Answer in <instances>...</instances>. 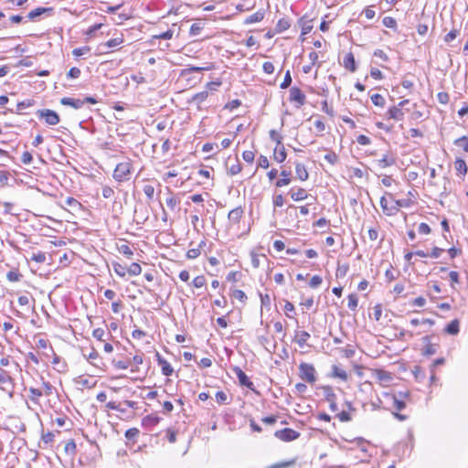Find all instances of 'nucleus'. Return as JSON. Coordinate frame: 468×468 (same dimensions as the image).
<instances>
[{"label": "nucleus", "instance_id": "1", "mask_svg": "<svg viewBox=\"0 0 468 468\" xmlns=\"http://www.w3.org/2000/svg\"><path fill=\"white\" fill-rule=\"evenodd\" d=\"M131 172L132 164L130 161L120 163L113 171V178L118 182L126 181L129 179Z\"/></svg>", "mask_w": 468, "mask_h": 468}, {"label": "nucleus", "instance_id": "2", "mask_svg": "<svg viewBox=\"0 0 468 468\" xmlns=\"http://www.w3.org/2000/svg\"><path fill=\"white\" fill-rule=\"evenodd\" d=\"M299 377L310 383L313 384L316 381V371L314 367L312 364L308 363H301L299 366Z\"/></svg>", "mask_w": 468, "mask_h": 468}, {"label": "nucleus", "instance_id": "3", "mask_svg": "<svg viewBox=\"0 0 468 468\" xmlns=\"http://www.w3.org/2000/svg\"><path fill=\"white\" fill-rule=\"evenodd\" d=\"M37 114L39 118L44 119L48 125H56L59 122L58 114L49 109L38 110Z\"/></svg>", "mask_w": 468, "mask_h": 468}, {"label": "nucleus", "instance_id": "4", "mask_svg": "<svg viewBox=\"0 0 468 468\" xmlns=\"http://www.w3.org/2000/svg\"><path fill=\"white\" fill-rule=\"evenodd\" d=\"M274 436L282 441H292L300 437V433L292 429L284 428L276 431Z\"/></svg>", "mask_w": 468, "mask_h": 468}, {"label": "nucleus", "instance_id": "5", "mask_svg": "<svg viewBox=\"0 0 468 468\" xmlns=\"http://www.w3.org/2000/svg\"><path fill=\"white\" fill-rule=\"evenodd\" d=\"M36 346L38 349H43L42 356L49 359L54 356L53 363H57L58 358L55 356L52 346L48 344V341L43 338H39L36 342Z\"/></svg>", "mask_w": 468, "mask_h": 468}, {"label": "nucleus", "instance_id": "6", "mask_svg": "<svg viewBox=\"0 0 468 468\" xmlns=\"http://www.w3.org/2000/svg\"><path fill=\"white\" fill-rule=\"evenodd\" d=\"M123 42L122 37L112 38L106 42L101 43L97 48V52L99 54H106L109 53L112 48H114L121 45Z\"/></svg>", "mask_w": 468, "mask_h": 468}, {"label": "nucleus", "instance_id": "7", "mask_svg": "<svg viewBox=\"0 0 468 468\" xmlns=\"http://www.w3.org/2000/svg\"><path fill=\"white\" fill-rule=\"evenodd\" d=\"M290 101L297 103V107H301L305 103L306 97L298 87L290 89Z\"/></svg>", "mask_w": 468, "mask_h": 468}, {"label": "nucleus", "instance_id": "8", "mask_svg": "<svg viewBox=\"0 0 468 468\" xmlns=\"http://www.w3.org/2000/svg\"><path fill=\"white\" fill-rule=\"evenodd\" d=\"M60 102L62 105L70 106L74 109H80L85 104V102H88V97H85L82 100L64 97L61 99Z\"/></svg>", "mask_w": 468, "mask_h": 468}, {"label": "nucleus", "instance_id": "9", "mask_svg": "<svg viewBox=\"0 0 468 468\" xmlns=\"http://www.w3.org/2000/svg\"><path fill=\"white\" fill-rule=\"evenodd\" d=\"M233 372L237 376L239 382L241 386L253 389V383L249 379L248 376L239 367H234Z\"/></svg>", "mask_w": 468, "mask_h": 468}, {"label": "nucleus", "instance_id": "10", "mask_svg": "<svg viewBox=\"0 0 468 468\" xmlns=\"http://www.w3.org/2000/svg\"><path fill=\"white\" fill-rule=\"evenodd\" d=\"M208 97V90H203L198 93H196L192 96V98L188 101L190 104H194L197 106L198 110L201 109V104L207 99Z\"/></svg>", "mask_w": 468, "mask_h": 468}, {"label": "nucleus", "instance_id": "11", "mask_svg": "<svg viewBox=\"0 0 468 468\" xmlns=\"http://www.w3.org/2000/svg\"><path fill=\"white\" fill-rule=\"evenodd\" d=\"M158 365L161 366L163 375L169 377L173 374L174 369L171 365L159 354L156 353Z\"/></svg>", "mask_w": 468, "mask_h": 468}, {"label": "nucleus", "instance_id": "12", "mask_svg": "<svg viewBox=\"0 0 468 468\" xmlns=\"http://www.w3.org/2000/svg\"><path fill=\"white\" fill-rule=\"evenodd\" d=\"M8 386L13 387V378L9 372L0 368V388L6 390Z\"/></svg>", "mask_w": 468, "mask_h": 468}, {"label": "nucleus", "instance_id": "13", "mask_svg": "<svg viewBox=\"0 0 468 468\" xmlns=\"http://www.w3.org/2000/svg\"><path fill=\"white\" fill-rule=\"evenodd\" d=\"M343 66L351 72L356 70V63L352 52L346 54L343 58Z\"/></svg>", "mask_w": 468, "mask_h": 468}, {"label": "nucleus", "instance_id": "14", "mask_svg": "<svg viewBox=\"0 0 468 468\" xmlns=\"http://www.w3.org/2000/svg\"><path fill=\"white\" fill-rule=\"evenodd\" d=\"M386 115L388 119H393L396 121H401L404 118V112L397 105L389 108Z\"/></svg>", "mask_w": 468, "mask_h": 468}, {"label": "nucleus", "instance_id": "15", "mask_svg": "<svg viewBox=\"0 0 468 468\" xmlns=\"http://www.w3.org/2000/svg\"><path fill=\"white\" fill-rule=\"evenodd\" d=\"M230 158H229L226 162L228 173L230 176H235L241 171V165L238 159L233 160L232 164H230Z\"/></svg>", "mask_w": 468, "mask_h": 468}, {"label": "nucleus", "instance_id": "16", "mask_svg": "<svg viewBox=\"0 0 468 468\" xmlns=\"http://www.w3.org/2000/svg\"><path fill=\"white\" fill-rule=\"evenodd\" d=\"M244 211L241 207H238L229 211L228 218L234 224H238L243 215Z\"/></svg>", "mask_w": 468, "mask_h": 468}, {"label": "nucleus", "instance_id": "17", "mask_svg": "<svg viewBox=\"0 0 468 468\" xmlns=\"http://www.w3.org/2000/svg\"><path fill=\"white\" fill-rule=\"evenodd\" d=\"M376 164L380 168H386L396 164V159L388 154H384L381 159L376 161Z\"/></svg>", "mask_w": 468, "mask_h": 468}, {"label": "nucleus", "instance_id": "18", "mask_svg": "<svg viewBox=\"0 0 468 468\" xmlns=\"http://www.w3.org/2000/svg\"><path fill=\"white\" fill-rule=\"evenodd\" d=\"M286 156L287 154L283 144H282V145L280 146L276 145L273 152L274 160L277 161L278 163H282L286 159Z\"/></svg>", "mask_w": 468, "mask_h": 468}, {"label": "nucleus", "instance_id": "19", "mask_svg": "<svg viewBox=\"0 0 468 468\" xmlns=\"http://www.w3.org/2000/svg\"><path fill=\"white\" fill-rule=\"evenodd\" d=\"M295 174H296L297 177L301 181H305L309 177V174H308V172L306 170L305 165L301 164V163H296V165H295Z\"/></svg>", "mask_w": 468, "mask_h": 468}, {"label": "nucleus", "instance_id": "20", "mask_svg": "<svg viewBox=\"0 0 468 468\" xmlns=\"http://www.w3.org/2000/svg\"><path fill=\"white\" fill-rule=\"evenodd\" d=\"M289 194H290L292 199L294 201H301V200L307 198V197H308V194L305 191V189L301 188V187L298 188L296 191H294L293 189H291Z\"/></svg>", "mask_w": 468, "mask_h": 468}, {"label": "nucleus", "instance_id": "21", "mask_svg": "<svg viewBox=\"0 0 468 468\" xmlns=\"http://www.w3.org/2000/svg\"><path fill=\"white\" fill-rule=\"evenodd\" d=\"M264 15H265V12L263 10H259L256 13L249 16L245 19L244 24L249 25V24L261 22L264 18Z\"/></svg>", "mask_w": 468, "mask_h": 468}, {"label": "nucleus", "instance_id": "22", "mask_svg": "<svg viewBox=\"0 0 468 468\" xmlns=\"http://www.w3.org/2000/svg\"><path fill=\"white\" fill-rule=\"evenodd\" d=\"M92 335L97 340V344H101V342L106 341V337L111 336V334L102 328H97L93 330Z\"/></svg>", "mask_w": 468, "mask_h": 468}, {"label": "nucleus", "instance_id": "23", "mask_svg": "<svg viewBox=\"0 0 468 468\" xmlns=\"http://www.w3.org/2000/svg\"><path fill=\"white\" fill-rule=\"evenodd\" d=\"M310 338V334L306 331H300L296 333L295 342L300 347H303L306 345L307 340Z\"/></svg>", "mask_w": 468, "mask_h": 468}, {"label": "nucleus", "instance_id": "24", "mask_svg": "<svg viewBox=\"0 0 468 468\" xmlns=\"http://www.w3.org/2000/svg\"><path fill=\"white\" fill-rule=\"evenodd\" d=\"M291 172L290 171H287V170H282L281 172V176L282 178H280L279 180L276 181V186L277 187H282V186H287L290 184L291 182Z\"/></svg>", "mask_w": 468, "mask_h": 468}, {"label": "nucleus", "instance_id": "25", "mask_svg": "<svg viewBox=\"0 0 468 468\" xmlns=\"http://www.w3.org/2000/svg\"><path fill=\"white\" fill-rule=\"evenodd\" d=\"M380 206L383 209V212L388 216L395 215L398 212L397 207H388V202H387V199L385 197H382L380 198Z\"/></svg>", "mask_w": 468, "mask_h": 468}, {"label": "nucleus", "instance_id": "26", "mask_svg": "<svg viewBox=\"0 0 468 468\" xmlns=\"http://www.w3.org/2000/svg\"><path fill=\"white\" fill-rule=\"evenodd\" d=\"M332 375H333V377L338 378L344 381H346L348 378V375L346 372V370H344L343 368H341L335 365H334L332 367Z\"/></svg>", "mask_w": 468, "mask_h": 468}, {"label": "nucleus", "instance_id": "27", "mask_svg": "<svg viewBox=\"0 0 468 468\" xmlns=\"http://www.w3.org/2000/svg\"><path fill=\"white\" fill-rule=\"evenodd\" d=\"M54 433L53 432H47L42 435L41 441L39 442L40 448H47L48 444H50L54 441Z\"/></svg>", "mask_w": 468, "mask_h": 468}, {"label": "nucleus", "instance_id": "28", "mask_svg": "<svg viewBox=\"0 0 468 468\" xmlns=\"http://www.w3.org/2000/svg\"><path fill=\"white\" fill-rule=\"evenodd\" d=\"M445 332L449 335H457L459 333V322L458 320L452 321L446 327Z\"/></svg>", "mask_w": 468, "mask_h": 468}, {"label": "nucleus", "instance_id": "29", "mask_svg": "<svg viewBox=\"0 0 468 468\" xmlns=\"http://www.w3.org/2000/svg\"><path fill=\"white\" fill-rule=\"evenodd\" d=\"M454 167L458 173L461 175H465L467 173V165L464 160L459 158L454 162Z\"/></svg>", "mask_w": 468, "mask_h": 468}, {"label": "nucleus", "instance_id": "30", "mask_svg": "<svg viewBox=\"0 0 468 468\" xmlns=\"http://www.w3.org/2000/svg\"><path fill=\"white\" fill-rule=\"evenodd\" d=\"M323 389L326 401L333 402V400H336V395L330 386H324L323 387Z\"/></svg>", "mask_w": 468, "mask_h": 468}, {"label": "nucleus", "instance_id": "31", "mask_svg": "<svg viewBox=\"0 0 468 468\" xmlns=\"http://www.w3.org/2000/svg\"><path fill=\"white\" fill-rule=\"evenodd\" d=\"M28 391L30 393L29 399L33 402L38 403V399L43 395V391L41 389L35 388H29Z\"/></svg>", "mask_w": 468, "mask_h": 468}, {"label": "nucleus", "instance_id": "32", "mask_svg": "<svg viewBox=\"0 0 468 468\" xmlns=\"http://www.w3.org/2000/svg\"><path fill=\"white\" fill-rule=\"evenodd\" d=\"M48 11H49V9L48 8H45V7H37L32 11H30L27 15V17L29 19H36L37 17L40 16L41 15L47 13Z\"/></svg>", "mask_w": 468, "mask_h": 468}, {"label": "nucleus", "instance_id": "33", "mask_svg": "<svg viewBox=\"0 0 468 468\" xmlns=\"http://www.w3.org/2000/svg\"><path fill=\"white\" fill-rule=\"evenodd\" d=\"M127 272L132 276L139 275L142 272V267L140 264L133 262L129 268H127Z\"/></svg>", "mask_w": 468, "mask_h": 468}, {"label": "nucleus", "instance_id": "34", "mask_svg": "<svg viewBox=\"0 0 468 468\" xmlns=\"http://www.w3.org/2000/svg\"><path fill=\"white\" fill-rule=\"evenodd\" d=\"M437 352V345L427 343L423 348L422 354L424 356H431Z\"/></svg>", "mask_w": 468, "mask_h": 468}, {"label": "nucleus", "instance_id": "35", "mask_svg": "<svg viewBox=\"0 0 468 468\" xmlns=\"http://www.w3.org/2000/svg\"><path fill=\"white\" fill-rule=\"evenodd\" d=\"M357 304H358L357 296L355 293L349 294L348 295L347 307L350 310L355 311L356 309V307H357Z\"/></svg>", "mask_w": 468, "mask_h": 468}, {"label": "nucleus", "instance_id": "36", "mask_svg": "<svg viewBox=\"0 0 468 468\" xmlns=\"http://www.w3.org/2000/svg\"><path fill=\"white\" fill-rule=\"evenodd\" d=\"M454 144L462 147L465 152L468 153V137L462 136L454 141Z\"/></svg>", "mask_w": 468, "mask_h": 468}, {"label": "nucleus", "instance_id": "37", "mask_svg": "<svg viewBox=\"0 0 468 468\" xmlns=\"http://www.w3.org/2000/svg\"><path fill=\"white\" fill-rule=\"evenodd\" d=\"M371 101L376 106L383 107L385 105V99L381 94H373L371 96Z\"/></svg>", "mask_w": 468, "mask_h": 468}, {"label": "nucleus", "instance_id": "38", "mask_svg": "<svg viewBox=\"0 0 468 468\" xmlns=\"http://www.w3.org/2000/svg\"><path fill=\"white\" fill-rule=\"evenodd\" d=\"M104 27H107V26H105L102 23H98V24H95L93 26H90V30H89L90 39H91L93 37L96 36V33H97L98 30H101V29H102Z\"/></svg>", "mask_w": 468, "mask_h": 468}, {"label": "nucleus", "instance_id": "39", "mask_svg": "<svg viewBox=\"0 0 468 468\" xmlns=\"http://www.w3.org/2000/svg\"><path fill=\"white\" fill-rule=\"evenodd\" d=\"M119 251L122 254H123L124 256H126L128 259H132V257L133 255V251L132 250V249L127 244H122L119 247Z\"/></svg>", "mask_w": 468, "mask_h": 468}, {"label": "nucleus", "instance_id": "40", "mask_svg": "<svg viewBox=\"0 0 468 468\" xmlns=\"http://www.w3.org/2000/svg\"><path fill=\"white\" fill-rule=\"evenodd\" d=\"M377 376L378 378L383 382H389L392 379L390 373L384 370H378Z\"/></svg>", "mask_w": 468, "mask_h": 468}, {"label": "nucleus", "instance_id": "41", "mask_svg": "<svg viewBox=\"0 0 468 468\" xmlns=\"http://www.w3.org/2000/svg\"><path fill=\"white\" fill-rule=\"evenodd\" d=\"M30 259H31V261H34L37 263H43L46 261L47 257H46V253L38 251L37 253H33Z\"/></svg>", "mask_w": 468, "mask_h": 468}, {"label": "nucleus", "instance_id": "42", "mask_svg": "<svg viewBox=\"0 0 468 468\" xmlns=\"http://www.w3.org/2000/svg\"><path fill=\"white\" fill-rule=\"evenodd\" d=\"M324 160L327 161L329 164L331 165H335L338 161V156L337 154L333 152V151H329L325 155H324Z\"/></svg>", "mask_w": 468, "mask_h": 468}, {"label": "nucleus", "instance_id": "43", "mask_svg": "<svg viewBox=\"0 0 468 468\" xmlns=\"http://www.w3.org/2000/svg\"><path fill=\"white\" fill-rule=\"evenodd\" d=\"M138 435L139 430L136 428H131L125 432V438L129 441H134Z\"/></svg>", "mask_w": 468, "mask_h": 468}, {"label": "nucleus", "instance_id": "44", "mask_svg": "<svg viewBox=\"0 0 468 468\" xmlns=\"http://www.w3.org/2000/svg\"><path fill=\"white\" fill-rule=\"evenodd\" d=\"M113 270L120 277H124L127 272V268L120 263H113Z\"/></svg>", "mask_w": 468, "mask_h": 468}, {"label": "nucleus", "instance_id": "45", "mask_svg": "<svg viewBox=\"0 0 468 468\" xmlns=\"http://www.w3.org/2000/svg\"><path fill=\"white\" fill-rule=\"evenodd\" d=\"M76 443L74 442L73 440H70L65 444L64 450L67 454H74L76 452Z\"/></svg>", "mask_w": 468, "mask_h": 468}, {"label": "nucleus", "instance_id": "46", "mask_svg": "<svg viewBox=\"0 0 468 468\" xmlns=\"http://www.w3.org/2000/svg\"><path fill=\"white\" fill-rule=\"evenodd\" d=\"M192 284L196 288H201L206 284V278L203 275L197 276L192 281Z\"/></svg>", "mask_w": 468, "mask_h": 468}, {"label": "nucleus", "instance_id": "47", "mask_svg": "<svg viewBox=\"0 0 468 468\" xmlns=\"http://www.w3.org/2000/svg\"><path fill=\"white\" fill-rule=\"evenodd\" d=\"M269 133L271 140L275 142L278 146L282 145V137L275 130H271Z\"/></svg>", "mask_w": 468, "mask_h": 468}, {"label": "nucleus", "instance_id": "48", "mask_svg": "<svg viewBox=\"0 0 468 468\" xmlns=\"http://www.w3.org/2000/svg\"><path fill=\"white\" fill-rule=\"evenodd\" d=\"M216 400L219 404H228V395L224 391H218Z\"/></svg>", "mask_w": 468, "mask_h": 468}, {"label": "nucleus", "instance_id": "49", "mask_svg": "<svg viewBox=\"0 0 468 468\" xmlns=\"http://www.w3.org/2000/svg\"><path fill=\"white\" fill-rule=\"evenodd\" d=\"M143 191L144 195L148 197V199H153L154 194V187L152 185L144 186Z\"/></svg>", "mask_w": 468, "mask_h": 468}, {"label": "nucleus", "instance_id": "50", "mask_svg": "<svg viewBox=\"0 0 468 468\" xmlns=\"http://www.w3.org/2000/svg\"><path fill=\"white\" fill-rule=\"evenodd\" d=\"M292 83V77L290 70H287L283 79V81L281 83L280 88L281 89H287Z\"/></svg>", "mask_w": 468, "mask_h": 468}, {"label": "nucleus", "instance_id": "51", "mask_svg": "<svg viewBox=\"0 0 468 468\" xmlns=\"http://www.w3.org/2000/svg\"><path fill=\"white\" fill-rule=\"evenodd\" d=\"M32 105H33V101L32 100L23 101L17 103L16 111L19 113L25 108L30 107Z\"/></svg>", "mask_w": 468, "mask_h": 468}, {"label": "nucleus", "instance_id": "52", "mask_svg": "<svg viewBox=\"0 0 468 468\" xmlns=\"http://www.w3.org/2000/svg\"><path fill=\"white\" fill-rule=\"evenodd\" d=\"M232 296L242 303H244L247 300L245 292L241 290H234L232 292Z\"/></svg>", "mask_w": 468, "mask_h": 468}, {"label": "nucleus", "instance_id": "53", "mask_svg": "<svg viewBox=\"0 0 468 468\" xmlns=\"http://www.w3.org/2000/svg\"><path fill=\"white\" fill-rule=\"evenodd\" d=\"M165 203H166V206L171 210H174L176 208V207L177 206L178 201H177V199L174 196H171V197L166 198Z\"/></svg>", "mask_w": 468, "mask_h": 468}, {"label": "nucleus", "instance_id": "54", "mask_svg": "<svg viewBox=\"0 0 468 468\" xmlns=\"http://www.w3.org/2000/svg\"><path fill=\"white\" fill-rule=\"evenodd\" d=\"M323 280L320 276L318 275H314L311 278L310 280V282H309V285L312 287V288H317L318 286L321 285Z\"/></svg>", "mask_w": 468, "mask_h": 468}, {"label": "nucleus", "instance_id": "55", "mask_svg": "<svg viewBox=\"0 0 468 468\" xmlns=\"http://www.w3.org/2000/svg\"><path fill=\"white\" fill-rule=\"evenodd\" d=\"M203 27L199 23H195L190 27V35L191 36H197L201 32Z\"/></svg>", "mask_w": 468, "mask_h": 468}, {"label": "nucleus", "instance_id": "56", "mask_svg": "<svg viewBox=\"0 0 468 468\" xmlns=\"http://www.w3.org/2000/svg\"><path fill=\"white\" fill-rule=\"evenodd\" d=\"M383 25L388 28H393L396 27L397 23L393 17L386 16L383 18Z\"/></svg>", "mask_w": 468, "mask_h": 468}, {"label": "nucleus", "instance_id": "57", "mask_svg": "<svg viewBox=\"0 0 468 468\" xmlns=\"http://www.w3.org/2000/svg\"><path fill=\"white\" fill-rule=\"evenodd\" d=\"M6 278L9 282H18L21 278V274L18 273L17 271H11L7 272Z\"/></svg>", "mask_w": 468, "mask_h": 468}, {"label": "nucleus", "instance_id": "58", "mask_svg": "<svg viewBox=\"0 0 468 468\" xmlns=\"http://www.w3.org/2000/svg\"><path fill=\"white\" fill-rule=\"evenodd\" d=\"M418 231L420 234L428 235L431 233V228L428 224L422 222L419 225Z\"/></svg>", "mask_w": 468, "mask_h": 468}, {"label": "nucleus", "instance_id": "59", "mask_svg": "<svg viewBox=\"0 0 468 468\" xmlns=\"http://www.w3.org/2000/svg\"><path fill=\"white\" fill-rule=\"evenodd\" d=\"M97 348H102L106 353H111L113 350L112 346L106 341L101 342V344H97Z\"/></svg>", "mask_w": 468, "mask_h": 468}, {"label": "nucleus", "instance_id": "60", "mask_svg": "<svg viewBox=\"0 0 468 468\" xmlns=\"http://www.w3.org/2000/svg\"><path fill=\"white\" fill-rule=\"evenodd\" d=\"M356 142L360 144V145H368L371 144V140L369 139V137L364 135V134H360L356 137Z\"/></svg>", "mask_w": 468, "mask_h": 468}, {"label": "nucleus", "instance_id": "61", "mask_svg": "<svg viewBox=\"0 0 468 468\" xmlns=\"http://www.w3.org/2000/svg\"><path fill=\"white\" fill-rule=\"evenodd\" d=\"M242 157L245 162L252 163L254 161L255 154L252 151H244L242 154Z\"/></svg>", "mask_w": 468, "mask_h": 468}, {"label": "nucleus", "instance_id": "62", "mask_svg": "<svg viewBox=\"0 0 468 468\" xmlns=\"http://www.w3.org/2000/svg\"><path fill=\"white\" fill-rule=\"evenodd\" d=\"M438 101L441 104H447L449 102V94L447 92H439L437 95Z\"/></svg>", "mask_w": 468, "mask_h": 468}, {"label": "nucleus", "instance_id": "63", "mask_svg": "<svg viewBox=\"0 0 468 468\" xmlns=\"http://www.w3.org/2000/svg\"><path fill=\"white\" fill-rule=\"evenodd\" d=\"M262 68L263 71L267 74H272L274 72V65L270 61L264 62Z\"/></svg>", "mask_w": 468, "mask_h": 468}, {"label": "nucleus", "instance_id": "64", "mask_svg": "<svg viewBox=\"0 0 468 468\" xmlns=\"http://www.w3.org/2000/svg\"><path fill=\"white\" fill-rule=\"evenodd\" d=\"M113 189L108 186H102V196L104 198H110L113 196Z\"/></svg>", "mask_w": 468, "mask_h": 468}]
</instances>
